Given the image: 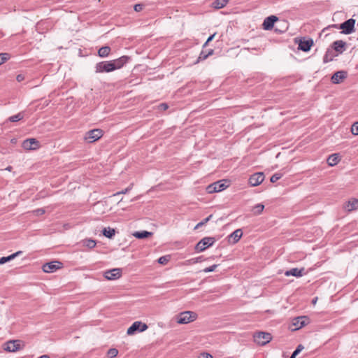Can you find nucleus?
Here are the masks:
<instances>
[{"label":"nucleus","mask_w":358,"mask_h":358,"mask_svg":"<svg viewBox=\"0 0 358 358\" xmlns=\"http://www.w3.org/2000/svg\"><path fill=\"white\" fill-rule=\"evenodd\" d=\"M227 182H228V181L226 180H220L216 181V182L208 185L206 187V191L208 194H213V193L221 192V191L225 189L229 186Z\"/></svg>","instance_id":"obj_1"},{"label":"nucleus","mask_w":358,"mask_h":358,"mask_svg":"<svg viewBox=\"0 0 358 358\" xmlns=\"http://www.w3.org/2000/svg\"><path fill=\"white\" fill-rule=\"evenodd\" d=\"M197 317L196 313L192 311H185L180 313L177 316V322L178 324H188L194 321Z\"/></svg>","instance_id":"obj_2"},{"label":"nucleus","mask_w":358,"mask_h":358,"mask_svg":"<svg viewBox=\"0 0 358 358\" xmlns=\"http://www.w3.org/2000/svg\"><path fill=\"white\" fill-rule=\"evenodd\" d=\"M253 337L255 342L262 346L268 343L272 339V336L270 333L264 331L256 332Z\"/></svg>","instance_id":"obj_3"},{"label":"nucleus","mask_w":358,"mask_h":358,"mask_svg":"<svg viewBox=\"0 0 358 358\" xmlns=\"http://www.w3.org/2000/svg\"><path fill=\"white\" fill-rule=\"evenodd\" d=\"M110 61H103L98 62L95 66V72L97 73H110L115 71L114 66L112 65Z\"/></svg>","instance_id":"obj_4"},{"label":"nucleus","mask_w":358,"mask_h":358,"mask_svg":"<svg viewBox=\"0 0 358 358\" xmlns=\"http://www.w3.org/2000/svg\"><path fill=\"white\" fill-rule=\"evenodd\" d=\"M215 241L216 239L214 237H204L197 243L195 250L197 252H203L208 247L212 246Z\"/></svg>","instance_id":"obj_5"},{"label":"nucleus","mask_w":358,"mask_h":358,"mask_svg":"<svg viewBox=\"0 0 358 358\" xmlns=\"http://www.w3.org/2000/svg\"><path fill=\"white\" fill-rule=\"evenodd\" d=\"M103 135V131L101 129H94L90 130L85 134V139L89 143H93L98 141Z\"/></svg>","instance_id":"obj_6"},{"label":"nucleus","mask_w":358,"mask_h":358,"mask_svg":"<svg viewBox=\"0 0 358 358\" xmlns=\"http://www.w3.org/2000/svg\"><path fill=\"white\" fill-rule=\"evenodd\" d=\"M355 20L350 18L339 24V29H342L341 33L350 34L355 31Z\"/></svg>","instance_id":"obj_7"},{"label":"nucleus","mask_w":358,"mask_h":358,"mask_svg":"<svg viewBox=\"0 0 358 358\" xmlns=\"http://www.w3.org/2000/svg\"><path fill=\"white\" fill-rule=\"evenodd\" d=\"M148 329V325L140 321L134 322L130 327L128 328L127 334L133 335L136 331L143 332Z\"/></svg>","instance_id":"obj_8"},{"label":"nucleus","mask_w":358,"mask_h":358,"mask_svg":"<svg viewBox=\"0 0 358 358\" xmlns=\"http://www.w3.org/2000/svg\"><path fill=\"white\" fill-rule=\"evenodd\" d=\"M63 264L59 261H53L43 265L42 269L45 273H53L62 267Z\"/></svg>","instance_id":"obj_9"},{"label":"nucleus","mask_w":358,"mask_h":358,"mask_svg":"<svg viewBox=\"0 0 358 358\" xmlns=\"http://www.w3.org/2000/svg\"><path fill=\"white\" fill-rule=\"evenodd\" d=\"M310 323V318L308 316H299L293 319L292 325L295 327L294 330L299 329Z\"/></svg>","instance_id":"obj_10"},{"label":"nucleus","mask_w":358,"mask_h":358,"mask_svg":"<svg viewBox=\"0 0 358 358\" xmlns=\"http://www.w3.org/2000/svg\"><path fill=\"white\" fill-rule=\"evenodd\" d=\"M121 268H113L104 272L103 276L108 280L119 279L122 276Z\"/></svg>","instance_id":"obj_11"},{"label":"nucleus","mask_w":358,"mask_h":358,"mask_svg":"<svg viewBox=\"0 0 358 358\" xmlns=\"http://www.w3.org/2000/svg\"><path fill=\"white\" fill-rule=\"evenodd\" d=\"M21 349V341L12 340L6 343L4 350L8 352H14Z\"/></svg>","instance_id":"obj_12"},{"label":"nucleus","mask_w":358,"mask_h":358,"mask_svg":"<svg viewBox=\"0 0 358 358\" xmlns=\"http://www.w3.org/2000/svg\"><path fill=\"white\" fill-rule=\"evenodd\" d=\"M264 180V175L262 172L252 174L249 178V183L251 186L255 187L260 185Z\"/></svg>","instance_id":"obj_13"},{"label":"nucleus","mask_w":358,"mask_h":358,"mask_svg":"<svg viewBox=\"0 0 358 358\" xmlns=\"http://www.w3.org/2000/svg\"><path fill=\"white\" fill-rule=\"evenodd\" d=\"M40 143L35 138H27L24 140L22 143V147L25 150H36L39 148Z\"/></svg>","instance_id":"obj_14"},{"label":"nucleus","mask_w":358,"mask_h":358,"mask_svg":"<svg viewBox=\"0 0 358 358\" xmlns=\"http://www.w3.org/2000/svg\"><path fill=\"white\" fill-rule=\"evenodd\" d=\"M314 42L312 38L301 39L299 43L298 49L303 52H308L313 45Z\"/></svg>","instance_id":"obj_15"},{"label":"nucleus","mask_w":358,"mask_h":358,"mask_svg":"<svg viewBox=\"0 0 358 358\" xmlns=\"http://www.w3.org/2000/svg\"><path fill=\"white\" fill-rule=\"evenodd\" d=\"M130 57L128 56H122L118 59L110 60L112 65L114 66L115 70L121 69L125 64L128 62Z\"/></svg>","instance_id":"obj_16"},{"label":"nucleus","mask_w":358,"mask_h":358,"mask_svg":"<svg viewBox=\"0 0 358 358\" xmlns=\"http://www.w3.org/2000/svg\"><path fill=\"white\" fill-rule=\"evenodd\" d=\"M348 73L345 71H338L331 76V82L334 84H338L347 78Z\"/></svg>","instance_id":"obj_17"},{"label":"nucleus","mask_w":358,"mask_h":358,"mask_svg":"<svg viewBox=\"0 0 358 358\" xmlns=\"http://www.w3.org/2000/svg\"><path fill=\"white\" fill-rule=\"evenodd\" d=\"M278 20V18L275 15H271L265 18L263 22V29L264 30H271L273 26L274 23Z\"/></svg>","instance_id":"obj_18"},{"label":"nucleus","mask_w":358,"mask_h":358,"mask_svg":"<svg viewBox=\"0 0 358 358\" xmlns=\"http://www.w3.org/2000/svg\"><path fill=\"white\" fill-rule=\"evenodd\" d=\"M331 49L341 54L346 49V43L342 40L336 41L332 43Z\"/></svg>","instance_id":"obj_19"},{"label":"nucleus","mask_w":358,"mask_h":358,"mask_svg":"<svg viewBox=\"0 0 358 358\" xmlns=\"http://www.w3.org/2000/svg\"><path fill=\"white\" fill-rule=\"evenodd\" d=\"M304 268H301V269H299L298 268H293L290 270L286 271L285 273V275L286 276H295V277H301L304 274Z\"/></svg>","instance_id":"obj_20"},{"label":"nucleus","mask_w":358,"mask_h":358,"mask_svg":"<svg viewBox=\"0 0 358 358\" xmlns=\"http://www.w3.org/2000/svg\"><path fill=\"white\" fill-rule=\"evenodd\" d=\"M345 208L349 212L358 209V199L355 198L350 199Z\"/></svg>","instance_id":"obj_21"},{"label":"nucleus","mask_w":358,"mask_h":358,"mask_svg":"<svg viewBox=\"0 0 358 358\" xmlns=\"http://www.w3.org/2000/svg\"><path fill=\"white\" fill-rule=\"evenodd\" d=\"M340 160H341V158H340L339 154L335 153V154L331 155L328 157L327 163H328L329 166H334L336 165L340 162Z\"/></svg>","instance_id":"obj_22"},{"label":"nucleus","mask_w":358,"mask_h":358,"mask_svg":"<svg viewBox=\"0 0 358 358\" xmlns=\"http://www.w3.org/2000/svg\"><path fill=\"white\" fill-rule=\"evenodd\" d=\"M337 56V55L334 54V52L331 49H327L325 52V55L323 57V62L327 63L333 60L334 57Z\"/></svg>","instance_id":"obj_23"},{"label":"nucleus","mask_w":358,"mask_h":358,"mask_svg":"<svg viewBox=\"0 0 358 358\" xmlns=\"http://www.w3.org/2000/svg\"><path fill=\"white\" fill-rule=\"evenodd\" d=\"M134 236L138 239H144L151 236L152 235V232H149L148 231H136L134 234Z\"/></svg>","instance_id":"obj_24"},{"label":"nucleus","mask_w":358,"mask_h":358,"mask_svg":"<svg viewBox=\"0 0 358 358\" xmlns=\"http://www.w3.org/2000/svg\"><path fill=\"white\" fill-rule=\"evenodd\" d=\"M111 49L109 46H103L99 49L98 55L100 57H106L109 55Z\"/></svg>","instance_id":"obj_25"},{"label":"nucleus","mask_w":358,"mask_h":358,"mask_svg":"<svg viewBox=\"0 0 358 358\" xmlns=\"http://www.w3.org/2000/svg\"><path fill=\"white\" fill-rule=\"evenodd\" d=\"M22 251H17L8 257H3L0 258V264H5L12 259H13L15 257H17L19 255L22 254Z\"/></svg>","instance_id":"obj_26"},{"label":"nucleus","mask_w":358,"mask_h":358,"mask_svg":"<svg viewBox=\"0 0 358 358\" xmlns=\"http://www.w3.org/2000/svg\"><path fill=\"white\" fill-rule=\"evenodd\" d=\"M242 235H243V232H242L241 229H238L235 230L234 232H232L229 235V238H233L234 243H236L240 240Z\"/></svg>","instance_id":"obj_27"},{"label":"nucleus","mask_w":358,"mask_h":358,"mask_svg":"<svg viewBox=\"0 0 358 358\" xmlns=\"http://www.w3.org/2000/svg\"><path fill=\"white\" fill-rule=\"evenodd\" d=\"M229 2V0H215L213 3V7L216 9L224 8Z\"/></svg>","instance_id":"obj_28"},{"label":"nucleus","mask_w":358,"mask_h":358,"mask_svg":"<svg viewBox=\"0 0 358 358\" xmlns=\"http://www.w3.org/2000/svg\"><path fill=\"white\" fill-rule=\"evenodd\" d=\"M102 233L106 237L112 238L115 236V230L110 227L104 228L102 231Z\"/></svg>","instance_id":"obj_29"},{"label":"nucleus","mask_w":358,"mask_h":358,"mask_svg":"<svg viewBox=\"0 0 358 358\" xmlns=\"http://www.w3.org/2000/svg\"><path fill=\"white\" fill-rule=\"evenodd\" d=\"M24 118V113H19L8 117V120L11 122H18Z\"/></svg>","instance_id":"obj_30"},{"label":"nucleus","mask_w":358,"mask_h":358,"mask_svg":"<svg viewBox=\"0 0 358 358\" xmlns=\"http://www.w3.org/2000/svg\"><path fill=\"white\" fill-rule=\"evenodd\" d=\"M264 209V206L261 203H258L253 207V213L255 215H260Z\"/></svg>","instance_id":"obj_31"},{"label":"nucleus","mask_w":358,"mask_h":358,"mask_svg":"<svg viewBox=\"0 0 358 358\" xmlns=\"http://www.w3.org/2000/svg\"><path fill=\"white\" fill-rule=\"evenodd\" d=\"M208 57V55L207 54V52L202 50L201 52H200L199 56L198 57L197 60L195 62V64H197L201 61H203V60L206 59Z\"/></svg>","instance_id":"obj_32"},{"label":"nucleus","mask_w":358,"mask_h":358,"mask_svg":"<svg viewBox=\"0 0 358 358\" xmlns=\"http://www.w3.org/2000/svg\"><path fill=\"white\" fill-rule=\"evenodd\" d=\"M10 58L9 53L3 52L0 53V65L8 61Z\"/></svg>","instance_id":"obj_33"},{"label":"nucleus","mask_w":358,"mask_h":358,"mask_svg":"<svg viewBox=\"0 0 358 358\" xmlns=\"http://www.w3.org/2000/svg\"><path fill=\"white\" fill-rule=\"evenodd\" d=\"M170 260V256L169 255H165V256H162V257H160L157 262L159 264H163V265H165L168 263V262Z\"/></svg>","instance_id":"obj_34"},{"label":"nucleus","mask_w":358,"mask_h":358,"mask_svg":"<svg viewBox=\"0 0 358 358\" xmlns=\"http://www.w3.org/2000/svg\"><path fill=\"white\" fill-rule=\"evenodd\" d=\"M213 217V215H210L208 217L203 220L201 222H199L194 227L195 229L200 228L205 224H206Z\"/></svg>","instance_id":"obj_35"},{"label":"nucleus","mask_w":358,"mask_h":358,"mask_svg":"<svg viewBox=\"0 0 358 358\" xmlns=\"http://www.w3.org/2000/svg\"><path fill=\"white\" fill-rule=\"evenodd\" d=\"M85 245L90 249H92L96 246V242L94 240L88 239L85 241Z\"/></svg>","instance_id":"obj_36"},{"label":"nucleus","mask_w":358,"mask_h":358,"mask_svg":"<svg viewBox=\"0 0 358 358\" xmlns=\"http://www.w3.org/2000/svg\"><path fill=\"white\" fill-rule=\"evenodd\" d=\"M118 354V351L117 349L115 348H110V350H108V356L110 358H114Z\"/></svg>","instance_id":"obj_37"},{"label":"nucleus","mask_w":358,"mask_h":358,"mask_svg":"<svg viewBox=\"0 0 358 358\" xmlns=\"http://www.w3.org/2000/svg\"><path fill=\"white\" fill-rule=\"evenodd\" d=\"M351 132L353 135H358V122H355L351 127Z\"/></svg>","instance_id":"obj_38"},{"label":"nucleus","mask_w":358,"mask_h":358,"mask_svg":"<svg viewBox=\"0 0 358 358\" xmlns=\"http://www.w3.org/2000/svg\"><path fill=\"white\" fill-rule=\"evenodd\" d=\"M282 175L281 173H275L271 177V182H275L278 180H280L282 178Z\"/></svg>","instance_id":"obj_39"},{"label":"nucleus","mask_w":358,"mask_h":358,"mask_svg":"<svg viewBox=\"0 0 358 358\" xmlns=\"http://www.w3.org/2000/svg\"><path fill=\"white\" fill-rule=\"evenodd\" d=\"M217 266H218L217 264H213V265H212V266H210L209 267L205 268L204 269H203L202 271L204 272V273L213 272V271H214L216 269V268Z\"/></svg>","instance_id":"obj_40"},{"label":"nucleus","mask_w":358,"mask_h":358,"mask_svg":"<svg viewBox=\"0 0 358 358\" xmlns=\"http://www.w3.org/2000/svg\"><path fill=\"white\" fill-rule=\"evenodd\" d=\"M132 187L133 184H131L128 187L125 188L124 189L114 194L113 196H117L121 194H127L132 189Z\"/></svg>","instance_id":"obj_41"},{"label":"nucleus","mask_w":358,"mask_h":358,"mask_svg":"<svg viewBox=\"0 0 358 358\" xmlns=\"http://www.w3.org/2000/svg\"><path fill=\"white\" fill-rule=\"evenodd\" d=\"M144 8V4L143 3H137L134 6V9L136 12H140Z\"/></svg>","instance_id":"obj_42"},{"label":"nucleus","mask_w":358,"mask_h":358,"mask_svg":"<svg viewBox=\"0 0 358 358\" xmlns=\"http://www.w3.org/2000/svg\"><path fill=\"white\" fill-rule=\"evenodd\" d=\"M45 210L43 208H38L33 211V213H34L36 215H42L45 213Z\"/></svg>","instance_id":"obj_43"},{"label":"nucleus","mask_w":358,"mask_h":358,"mask_svg":"<svg viewBox=\"0 0 358 358\" xmlns=\"http://www.w3.org/2000/svg\"><path fill=\"white\" fill-rule=\"evenodd\" d=\"M169 108V106L167 103H160L159 106H158V109L160 110H167Z\"/></svg>","instance_id":"obj_44"},{"label":"nucleus","mask_w":358,"mask_h":358,"mask_svg":"<svg viewBox=\"0 0 358 358\" xmlns=\"http://www.w3.org/2000/svg\"><path fill=\"white\" fill-rule=\"evenodd\" d=\"M303 348H303V345L299 344L292 353L296 354V355H298Z\"/></svg>","instance_id":"obj_45"},{"label":"nucleus","mask_w":358,"mask_h":358,"mask_svg":"<svg viewBox=\"0 0 358 358\" xmlns=\"http://www.w3.org/2000/svg\"><path fill=\"white\" fill-rule=\"evenodd\" d=\"M199 358H213V356L209 353H201L199 356Z\"/></svg>","instance_id":"obj_46"},{"label":"nucleus","mask_w":358,"mask_h":358,"mask_svg":"<svg viewBox=\"0 0 358 358\" xmlns=\"http://www.w3.org/2000/svg\"><path fill=\"white\" fill-rule=\"evenodd\" d=\"M16 80H17V82H22L24 80V76L22 74H18L16 77Z\"/></svg>","instance_id":"obj_47"},{"label":"nucleus","mask_w":358,"mask_h":358,"mask_svg":"<svg viewBox=\"0 0 358 358\" xmlns=\"http://www.w3.org/2000/svg\"><path fill=\"white\" fill-rule=\"evenodd\" d=\"M331 27H334V28H336V29H339V24H331V25L327 27V28L324 29L323 31H324L325 29H329Z\"/></svg>","instance_id":"obj_48"},{"label":"nucleus","mask_w":358,"mask_h":358,"mask_svg":"<svg viewBox=\"0 0 358 358\" xmlns=\"http://www.w3.org/2000/svg\"><path fill=\"white\" fill-rule=\"evenodd\" d=\"M216 33H214L213 34L210 35L208 39H207V43H210V41H212L215 36Z\"/></svg>","instance_id":"obj_49"},{"label":"nucleus","mask_w":358,"mask_h":358,"mask_svg":"<svg viewBox=\"0 0 358 358\" xmlns=\"http://www.w3.org/2000/svg\"><path fill=\"white\" fill-rule=\"evenodd\" d=\"M202 259H203V257L201 256V257H196V259H194L193 260H194V262H201Z\"/></svg>","instance_id":"obj_50"},{"label":"nucleus","mask_w":358,"mask_h":358,"mask_svg":"<svg viewBox=\"0 0 358 358\" xmlns=\"http://www.w3.org/2000/svg\"><path fill=\"white\" fill-rule=\"evenodd\" d=\"M213 53H214V50H213V49H210L207 51V54H208V57L210 55H213Z\"/></svg>","instance_id":"obj_51"},{"label":"nucleus","mask_w":358,"mask_h":358,"mask_svg":"<svg viewBox=\"0 0 358 358\" xmlns=\"http://www.w3.org/2000/svg\"><path fill=\"white\" fill-rule=\"evenodd\" d=\"M208 43H207V41H206L204 43V44L203 45V48H205L208 45Z\"/></svg>","instance_id":"obj_52"},{"label":"nucleus","mask_w":358,"mask_h":358,"mask_svg":"<svg viewBox=\"0 0 358 358\" xmlns=\"http://www.w3.org/2000/svg\"><path fill=\"white\" fill-rule=\"evenodd\" d=\"M38 358H50L48 355H42Z\"/></svg>","instance_id":"obj_53"},{"label":"nucleus","mask_w":358,"mask_h":358,"mask_svg":"<svg viewBox=\"0 0 358 358\" xmlns=\"http://www.w3.org/2000/svg\"><path fill=\"white\" fill-rule=\"evenodd\" d=\"M296 356V354L292 353L289 358H295Z\"/></svg>","instance_id":"obj_54"},{"label":"nucleus","mask_w":358,"mask_h":358,"mask_svg":"<svg viewBox=\"0 0 358 358\" xmlns=\"http://www.w3.org/2000/svg\"><path fill=\"white\" fill-rule=\"evenodd\" d=\"M62 358H65V357H62Z\"/></svg>","instance_id":"obj_55"}]
</instances>
